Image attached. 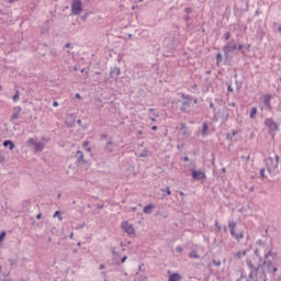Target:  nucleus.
<instances>
[{
	"label": "nucleus",
	"mask_w": 281,
	"mask_h": 281,
	"mask_svg": "<svg viewBox=\"0 0 281 281\" xmlns=\"http://www.w3.org/2000/svg\"><path fill=\"white\" fill-rule=\"evenodd\" d=\"M256 246L257 248L255 249V256L259 258V261L256 259H247V266L250 269V273L246 281H258V271L260 270V262H262L260 251H262V248H265V244L259 239L257 240Z\"/></svg>",
	"instance_id": "obj_1"
},
{
	"label": "nucleus",
	"mask_w": 281,
	"mask_h": 281,
	"mask_svg": "<svg viewBox=\"0 0 281 281\" xmlns=\"http://www.w3.org/2000/svg\"><path fill=\"white\" fill-rule=\"evenodd\" d=\"M213 265H215V267H221V260H213Z\"/></svg>",
	"instance_id": "obj_32"
},
{
	"label": "nucleus",
	"mask_w": 281,
	"mask_h": 281,
	"mask_svg": "<svg viewBox=\"0 0 281 281\" xmlns=\"http://www.w3.org/2000/svg\"><path fill=\"white\" fill-rule=\"evenodd\" d=\"M202 135H203V136L207 135V123H203Z\"/></svg>",
	"instance_id": "obj_24"
},
{
	"label": "nucleus",
	"mask_w": 281,
	"mask_h": 281,
	"mask_svg": "<svg viewBox=\"0 0 281 281\" xmlns=\"http://www.w3.org/2000/svg\"><path fill=\"white\" fill-rule=\"evenodd\" d=\"M36 140L34 139V138H29V140H27V144L30 145V146H36Z\"/></svg>",
	"instance_id": "obj_26"
},
{
	"label": "nucleus",
	"mask_w": 281,
	"mask_h": 281,
	"mask_svg": "<svg viewBox=\"0 0 281 281\" xmlns=\"http://www.w3.org/2000/svg\"><path fill=\"white\" fill-rule=\"evenodd\" d=\"M260 177H262V179H265V168L260 169Z\"/></svg>",
	"instance_id": "obj_34"
},
{
	"label": "nucleus",
	"mask_w": 281,
	"mask_h": 281,
	"mask_svg": "<svg viewBox=\"0 0 281 281\" xmlns=\"http://www.w3.org/2000/svg\"><path fill=\"white\" fill-rule=\"evenodd\" d=\"M238 273H239L240 277L236 281L245 280V270L240 269V270H238Z\"/></svg>",
	"instance_id": "obj_20"
},
{
	"label": "nucleus",
	"mask_w": 281,
	"mask_h": 281,
	"mask_svg": "<svg viewBox=\"0 0 281 281\" xmlns=\"http://www.w3.org/2000/svg\"><path fill=\"white\" fill-rule=\"evenodd\" d=\"M225 232H227V227H224Z\"/></svg>",
	"instance_id": "obj_58"
},
{
	"label": "nucleus",
	"mask_w": 281,
	"mask_h": 281,
	"mask_svg": "<svg viewBox=\"0 0 281 281\" xmlns=\"http://www.w3.org/2000/svg\"><path fill=\"white\" fill-rule=\"evenodd\" d=\"M100 269H104V265H100Z\"/></svg>",
	"instance_id": "obj_48"
},
{
	"label": "nucleus",
	"mask_w": 281,
	"mask_h": 281,
	"mask_svg": "<svg viewBox=\"0 0 281 281\" xmlns=\"http://www.w3.org/2000/svg\"><path fill=\"white\" fill-rule=\"evenodd\" d=\"M138 135H142V131L138 132Z\"/></svg>",
	"instance_id": "obj_54"
},
{
	"label": "nucleus",
	"mask_w": 281,
	"mask_h": 281,
	"mask_svg": "<svg viewBox=\"0 0 281 281\" xmlns=\"http://www.w3.org/2000/svg\"><path fill=\"white\" fill-rule=\"evenodd\" d=\"M126 258H127V257L124 256V257L121 259V262H122V263L126 262Z\"/></svg>",
	"instance_id": "obj_38"
},
{
	"label": "nucleus",
	"mask_w": 281,
	"mask_h": 281,
	"mask_svg": "<svg viewBox=\"0 0 281 281\" xmlns=\"http://www.w3.org/2000/svg\"><path fill=\"white\" fill-rule=\"evenodd\" d=\"M19 100V90H16L15 94L13 95V102Z\"/></svg>",
	"instance_id": "obj_29"
},
{
	"label": "nucleus",
	"mask_w": 281,
	"mask_h": 281,
	"mask_svg": "<svg viewBox=\"0 0 281 281\" xmlns=\"http://www.w3.org/2000/svg\"><path fill=\"white\" fill-rule=\"evenodd\" d=\"M43 148H45V144H43L42 142L35 143L34 150H36V153H41Z\"/></svg>",
	"instance_id": "obj_14"
},
{
	"label": "nucleus",
	"mask_w": 281,
	"mask_h": 281,
	"mask_svg": "<svg viewBox=\"0 0 281 281\" xmlns=\"http://www.w3.org/2000/svg\"><path fill=\"white\" fill-rule=\"evenodd\" d=\"M241 87H243L241 85H238V86H237V89L240 90Z\"/></svg>",
	"instance_id": "obj_47"
},
{
	"label": "nucleus",
	"mask_w": 281,
	"mask_h": 281,
	"mask_svg": "<svg viewBox=\"0 0 281 281\" xmlns=\"http://www.w3.org/2000/svg\"><path fill=\"white\" fill-rule=\"evenodd\" d=\"M122 229L125 232V234H128V236H133V234H135V228H133V225L128 222L122 223Z\"/></svg>",
	"instance_id": "obj_8"
},
{
	"label": "nucleus",
	"mask_w": 281,
	"mask_h": 281,
	"mask_svg": "<svg viewBox=\"0 0 281 281\" xmlns=\"http://www.w3.org/2000/svg\"><path fill=\"white\" fill-rule=\"evenodd\" d=\"M228 91H234V88H232V86H228Z\"/></svg>",
	"instance_id": "obj_44"
},
{
	"label": "nucleus",
	"mask_w": 281,
	"mask_h": 281,
	"mask_svg": "<svg viewBox=\"0 0 281 281\" xmlns=\"http://www.w3.org/2000/svg\"><path fill=\"white\" fill-rule=\"evenodd\" d=\"M241 158L249 160V156L247 158H245V156H243Z\"/></svg>",
	"instance_id": "obj_50"
},
{
	"label": "nucleus",
	"mask_w": 281,
	"mask_h": 281,
	"mask_svg": "<svg viewBox=\"0 0 281 281\" xmlns=\"http://www.w3.org/2000/svg\"><path fill=\"white\" fill-rule=\"evenodd\" d=\"M181 128H182V131H186V126H182Z\"/></svg>",
	"instance_id": "obj_51"
},
{
	"label": "nucleus",
	"mask_w": 281,
	"mask_h": 281,
	"mask_svg": "<svg viewBox=\"0 0 281 281\" xmlns=\"http://www.w3.org/2000/svg\"><path fill=\"white\" fill-rule=\"evenodd\" d=\"M216 63L217 65H221V63H223V55L221 53L216 55Z\"/></svg>",
	"instance_id": "obj_21"
},
{
	"label": "nucleus",
	"mask_w": 281,
	"mask_h": 281,
	"mask_svg": "<svg viewBox=\"0 0 281 281\" xmlns=\"http://www.w3.org/2000/svg\"><path fill=\"white\" fill-rule=\"evenodd\" d=\"M236 135H238V131H233L232 134H227V139H233Z\"/></svg>",
	"instance_id": "obj_22"
},
{
	"label": "nucleus",
	"mask_w": 281,
	"mask_h": 281,
	"mask_svg": "<svg viewBox=\"0 0 281 281\" xmlns=\"http://www.w3.org/2000/svg\"><path fill=\"white\" fill-rule=\"evenodd\" d=\"M243 47H245L243 44L238 45V49H243Z\"/></svg>",
	"instance_id": "obj_43"
},
{
	"label": "nucleus",
	"mask_w": 281,
	"mask_h": 281,
	"mask_svg": "<svg viewBox=\"0 0 281 281\" xmlns=\"http://www.w3.org/2000/svg\"><path fill=\"white\" fill-rule=\"evenodd\" d=\"M2 90H3V87L0 86V91H2Z\"/></svg>",
	"instance_id": "obj_52"
},
{
	"label": "nucleus",
	"mask_w": 281,
	"mask_h": 281,
	"mask_svg": "<svg viewBox=\"0 0 281 281\" xmlns=\"http://www.w3.org/2000/svg\"><path fill=\"white\" fill-rule=\"evenodd\" d=\"M19 115H21V106H16L13 109L11 120H19Z\"/></svg>",
	"instance_id": "obj_12"
},
{
	"label": "nucleus",
	"mask_w": 281,
	"mask_h": 281,
	"mask_svg": "<svg viewBox=\"0 0 281 281\" xmlns=\"http://www.w3.org/2000/svg\"><path fill=\"white\" fill-rule=\"evenodd\" d=\"M278 32H280V34H281V26L278 27Z\"/></svg>",
	"instance_id": "obj_49"
},
{
	"label": "nucleus",
	"mask_w": 281,
	"mask_h": 281,
	"mask_svg": "<svg viewBox=\"0 0 281 281\" xmlns=\"http://www.w3.org/2000/svg\"><path fill=\"white\" fill-rule=\"evenodd\" d=\"M70 46V44H66V47H69Z\"/></svg>",
	"instance_id": "obj_53"
},
{
	"label": "nucleus",
	"mask_w": 281,
	"mask_h": 281,
	"mask_svg": "<svg viewBox=\"0 0 281 281\" xmlns=\"http://www.w3.org/2000/svg\"><path fill=\"white\" fill-rule=\"evenodd\" d=\"M276 161H273V158H269L268 161L272 164V170L278 169V164H280V156H274ZM269 172H271V167H268Z\"/></svg>",
	"instance_id": "obj_10"
},
{
	"label": "nucleus",
	"mask_w": 281,
	"mask_h": 281,
	"mask_svg": "<svg viewBox=\"0 0 281 281\" xmlns=\"http://www.w3.org/2000/svg\"><path fill=\"white\" fill-rule=\"evenodd\" d=\"M271 247L267 246L265 244L263 248H261V251H265L263 256V273L267 271V273H276L278 271V267H276V261L278 260V252L271 251Z\"/></svg>",
	"instance_id": "obj_2"
},
{
	"label": "nucleus",
	"mask_w": 281,
	"mask_h": 281,
	"mask_svg": "<svg viewBox=\"0 0 281 281\" xmlns=\"http://www.w3.org/2000/svg\"><path fill=\"white\" fill-rule=\"evenodd\" d=\"M190 158H188V156L184 157V161H189Z\"/></svg>",
	"instance_id": "obj_46"
},
{
	"label": "nucleus",
	"mask_w": 281,
	"mask_h": 281,
	"mask_svg": "<svg viewBox=\"0 0 281 281\" xmlns=\"http://www.w3.org/2000/svg\"><path fill=\"white\" fill-rule=\"evenodd\" d=\"M192 179H194L195 181H204L205 179V172L202 170H192Z\"/></svg>",
	"instance_id": "obj_6"
},
{
	"label": "nucleus",
	"mask_w": 281,
	"mask_h": 281,
	"mask_svg": "<svg viewBox=\"0 0 281 281\" xmlns=\"http://www.w3.org/2000/svg\"><path fill=\"white\" fill-rule=\"evenodd\" d=\"M231 36H232V35L229 34V32L225 33V34H224L225 41H229V37H231Z\"/></svg>",
	"instance_id": "obj_31"
},
{
	"label": "nucleus",
	"mask_w": 281,
	"mask_h": 281,
	"mask_svg": "<svg viewBox=\"0 0 281 281\" xmlns=\"http://www.w3.org/2000/svg\"><path fill=\"white\" fill-rule=\"evenodd\" d=\"M180 195L183 196V192H180Z\"/></svg>",
	"instance_id": "obj_55"
},
{
	"label": "nucleus",
	"mask_w": 281,
	"mask_h": 281,
	"mask_svg": "<svg viewBox=\"0 0 281 281\" xmlns=\"http://www.w3.org/2000/svg\"><path fill=\"white\" fill-rule=\"evenodd\" d=\"M53 216H54V218H56V216H58V220L63 221V215H60V211H56Z\"/></svg>",
	"instance_id": "obj_27"
},
{
	"label": "nucleus",
	"mask_w": 281,
	"mask_h": 281,
	"mask_svg": "<svg viewBox=\"0 0 281 281\" xmlns=\"http://www.w3.org/2000/svg\"><path fill=\"white\" fill-rule=\"evenodd\" d=\"M236 49H238V46L236 44H234V45L226 44L224 46L225 57L227 58V56H229L231 52H236Z\"/></svg>",
	"instance_id": "obj_9"
},
{
	"label": "nucleus",
	"mask_w": 281,
	"mask_h": 281,
	"mask_svg": "<svg viewBox=\"0 0 281 281\" xmlns=\"http://www.w3.org/2000/svg\"><path fill=\"white\" fill-rule=\"evenodd\" d=\"M5 236H7L5 232L0 233V243H3V239L5 238Z\"/></svg>",
	"instance_id": "obj_28"
},
{
	"label": "nucleus",
	"mask_w": 281,
	"mask_h": 281,
	"mask_svg": "<svg viewBox=\"0 0 281 281\" xmlns=\"http://www.w3.org/2000/svg\"><path fill=\"white\" fill-rule=\"evenodd\" d=\"M37 218H41V214L37 215Z\"/></svg>",
	"instance_id": "obj_56"
},
{
	"label": "nucleus",
	"mask_w": 281,
	"mask_h": 281,
	"mask_svg": "<svg viewBox=\"0 0 281 281\" xmlns=\"http://www.w3.org/2000/svg\"><path fill=\"white\" fill-rule=\"evenodd\" d=\"M189 258H199V254L196 252V250H193L189 254Z\"/></svg>",
	"instance_id": "obj_23"
},
{
	"label": "nucleus",
	"mask_w": 281,
	"mask_h": 281,
	"mask_svg": "<svg viewBox=\"0 0 281 281\" xmlns=\"http://www.w3.org/2000/svg\"><path fill=\"white\" fill-rule=\"evenodd\" d=\"M139 1V3H142L144 0H138Z\"/></svg>",
	"instance_id": "obj_57"
},
{
	"label": "nucleus",
	"mask_w": 281,
	"mask_h": 281,
	"mask_svg": "<svg viewBox=\"0 0 281 281\" xmlns=\"http://www.w3.org/2000/svg\"><path fill=\"white\" fill-rule=\"evenodd\" d=\"M228 228L231 229V236H233V238H235V240H237L238 243H240V240L245 238V235H243V233L236 234V222H229Z\"/></svg>",
	"instance_id": "obj_3"
},
{
	"label": "nucleus",
	"mask_w": 281,
	"mask_h": 281,
	"mask_svg": "<svg viewBox=\"0 0 281 281\" xmlns=\"http://www.w3.org/2000/svg\"><path fill=\"white\" fill-rule=\"evenodd\" d=\"M215 227L218 229V232H221L222 227H221V224H218L217 221L215 222Z\"/></svg>",
	"instance_id": "obj_33"
},
{
	"label": "nucleus",
	"mask_w": 281,
	"mask_h": 281,
	"mask_svg": "<svg viewBox=\"0 0 281 281\" xmlns=\"http://www.w3.org/2000/svg\"><path fill=\"white\" fill-rule=\"evenodd\" d=\"M247 256V250L244 251H238L234 255V258H236V260H240V258Z\"/></svg>",
	"instance_id": "obj_16"
},
{
	"label": "nucleus",
	"mask_w": 281,
	"mask_h": 281,
	"mask_svg": "<svg viewBox=\"0 0 281 281\" xmlns=\"http://www.w3.org/2000/svg\"><path fill=\"white\" fill-rule=\"evenodd\" d=\"M256 113H258V108H251L249 114L250 120H256Z\"/></svg>",
	"instance_id": "obj_18"
},
{
	"label": "nucleus",
	"mask_w": 281,
	"mask_h": 281,
	"mask_svg": "<svg viewBox=\"0 0 281 281\" xmlns=\"http://www.w3.org/2000/svg\"><path fill=\"white\" fill-rule=\"evenodd\" d=\"M0 273H1V266H0Z\"/></svg>",
	"instance_id": "obj_60"
},
{
	"label": "nucleus",
	"mask_w": 281,
	"mask_h": 281,
	"mask_svg": "<svg viewBox=\"0 0 281 281\" xmlns=\"http://www.w3.org/2000/svg\"><path fill=\"white\" fill-rule=\"evenodd\" d=\"M77 155L79 156V161H85V154L82 151L78 150Z\"/></svg>",
	"instance_id": "obj_25"
},
{
	"label": "nucleus",
	"mask_w": 281,
	"mask_h": 281,
	"mask_svg": "<svg viewBox=\"0 0 281 281\" xmlns=\"http://www.w3.org/2000/svg\"><path fill=\"white\" fill-rule=\"evenodd\" d=\"M148 154H139L138 157H147Z\"/></svg>",
	"instance_id": "obj_40"
},
{
	"label": "nucleus",
	"mask_w": 281,
	"mask_h": 281,
	"mask_svg": "<svg viewBox=\"0 0 281 281\" xmlns=\"http://www.w3.org/2000/svg\"><path fill=\"white\" fill-rule=\"evenodd\" d=\"M116 76H120V68L116 69Z\"/></svg>",
	"instance_id": "obj_45"
},
{
	"label": "nucleus",
	"mask_w": 281,
	"mask_h": 281,
	"mask_svg": "<svg viewBox=\"0 0 281 281\" xmlns=\"http://www.w3.org/2000/svg\"><path fill=\"white\" fill-rule=\"evenodd\" d=\"M182 280V277L175 272V273H171L168 278V281H181Z\"/></svg>",
	"instance_id": "obj_13"
},
{
	"label": "nucleus",
	"mask_w": 281,
	"mask_h": 281,
	"mask_svg": "<svg viewBox=\"0 0 281 281\" xmlns=\"http://www.w3.org/2000/svg\"><path fill=\"white\" fill-rule=\"evenodd\" d=\"M53 106H58V101H55L54 103H53Z\"/></svg>",
	"instance_id": "obj_41"
},
{
	"label": "nucleus",
	"mask_w": 281,
	"mask_h": 281,
	"mask_svg": "<svg viewBox=\"0 0 281 281\" xmlns=\"http://www.w3.org/2000/svg\"><path fill=\"white\" fill-rule=\"evenodd\" d=\"M80 12H82V1L74 0L71 3V14L76 16L80 14Z\"/></svg>",
	"instance_id": "obj_5"
},
{
	"label": "nucleus",
	"mask_w": 281,
	"mask_h": 281,
	"mask_svg": "<svg viewBox=\"0 0 281 281\" xmlns=\"http://www.w3.org/2000/svg\"><path fill=\"white\" fill-rule=\"evenodd\" d=\"M75 98H77V100H82V97L80 95V93H76Z\"/></svg>",
	"instance_id": "obj_35"
},
{
	"label": "nucleus",
	"mask_w": 281,
	"mask_h": 281,
	"mask_svg": "<svg viewBox=\"0 0 281 281\" xmlns=\"http://www.w3.org/2000/svg\"><path fill=\"white\" fill-rule=\"evenodd\" d=\"M3 146H5V147L9 146V150H13L14 149V143H12V140H4L3 142Z\"/></svg>",
	"instance_id": "obj_17"
},
{
	"label": "nucleus",
	"mask_w": 281,
	"mask_h": 281,
	"mask_svg": "<svg viewBox=\"0 0 281 281\" xmlns=\"http://www.w3.org/2000/svg\"><path fill=\"white\" fill-rule=\"evenodd\" d=\"M166 192H167L168 196H170V194H172V191H170V188H167Z\"/></svg>",
	"instance_id": "obj_36"
},
{
	"label": "nucleus",
	"mask_w": 281,
	"mask_h": 281,
	"mask_svg": "<svg viewBox=\"0 0 281 281\" xmlns=\"http://www.w3.org/2000/svg\"><path fill=\"white\" fill-rule=\"evenodd\" d=\"M263 104L271 111V94L263 95Z\"/></svg>",
	"instance_id": "obj_11"
},
{
	"label": "nucleus",
	"mask_w": 281,
	"mask_h": 281,
	"mask_svg": "<svg viewBox=\"0 0 281 281\" xmlns=\"http://www.w3.org/2000/svg\"><path fill=\"white\" fill-rule=\"evenodd\" d=\"M192 103L196 104V100H192V97H190V95L184 97V102H183V105H182V111H190V105Z\"/></svg>",
	"instance_id": "obj_7"
},
{
	"label": "nucleus",
	"mask_w": 281,
	"mask_h": 281,
	"mask_svg": "<svg viewBox=\"0 0 281 281\" xmlns=\"http://www.w3.org/2000/svg\"><path fill=\"white\" fill-rule=\"evenodd\" d=\"M151 131H157V125H154V126L151 127Z\"/></svg>",
	"instance_id": "obj_42"
},
{
	"label": "nucleus",
	"mask_w": 281,
	"mask_h": 281,
	"mask_svg": "<svg viewBox=\"0 0 281 281\" xmlns=\"http://www.w3.org/2000/svg\"><path fill=\"white\" fill-rule=\"evenodd\" d=\"M15 1H19V0H7L8 3H15Z\"/></svg>",
	"instance_id": "obj_39"
},
{
	"label": "nucleus",
	"mask_w": 281,
	"mask_h": 281,
	"mask_svg": "<svg viewBox=\"0 0 281 281\" xmlns=\"http://www.w3.org/2000/svg\"><path fill=\"white\" fill-rule=\"evenodd\" d=\"M265 124L267 126V128H269V133L270 135H276V131H278L279 126L278 123H276V121H273V119H266L265 120Z\"/></svg>",
	"instance_id": "obj_4"
},
{
	"label": "nucleus",
	"mask_w": 281,
	"mask_h": 281,
	"mask_svg": "<svg viewBox=\"0 0 281 281\" xmlns=\"http://www.w3.org/2000/svg\"><path fill=\"white\" fill-rule=\"evenodd\" d=\"M82 148H86L87 153H91V147H89V140L82 143Z\"/></svg>",
	"instance_id": "obj_19"
},
{
	"label": "nucleus",
	"mask_w": 281,
	"mask_h": 281,
	"mask_svg": "<svg viewBox=\"0 0 281 281\" xmlns=\"http://www.w3.org/2000/svg\"><path fill=\"white\" fill-rule=\"evenodd\" d=\"M151 122H155V119H151Z\"/></svg>",
	"instance_id": "obj_59"
},
{
	"label": "nucleus",
	"mask_w": 281,
	"mask_h": 281,
	"mask_svg": "<svg viewBox=\"0 0 281 281\" xmlns=\"http://www.w3.org/2000/svg\"><path fill=\"white\" fill-rule=\"evenodd\" d=\"M176 251H178V254H181L183 251V248L181 246H177Z\"/></svg>",
	"instance_id": "obj_30"
},
{
	"label": "nucleus",
	"mask_w": 281,
	"mask_h": 281,
	"mask_svg": "<svg viewBox=\"0 0 281 281\" xmlns=\"http://www.w3.org/2000/svg\"><path fill=\"white\" fill-rule=\"evenodd\" d=\"M186 12H187V14H190L192 12V9L191 8H187Z\"/></svg>",
	"instance_id": "obj_37"
},
{
	"label": "nucleus",
	"mask_w": 281,
	"mask_h": 281,
	"mask_svg": "<svg viewBox=\"0 0 281 281\" xmlns=\"http://www.w3.org/2000/svg\"><path fill=\"white\" fill-rule=\"evenodd\" d=\"M153 210H155V205L149 204L143 209L144 214H151Z\"/></svg>",
	"instance_id": "obj_15"
}]
</instances>
